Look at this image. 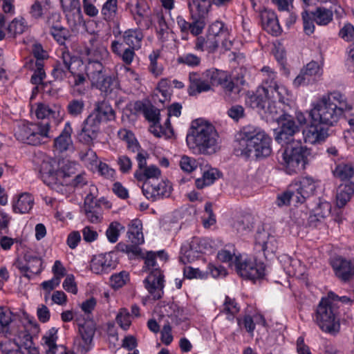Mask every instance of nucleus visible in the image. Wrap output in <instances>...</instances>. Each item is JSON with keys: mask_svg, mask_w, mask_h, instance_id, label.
I'll list each match as a JSON object with an SVG mask.
<instances>
[{"mask_svg": "<svg viewBox=\"0 0 354 354\" xmlns=\"http://www.w3.org/2000/svg\"><path fill=\"white\" fill-rule=\"evenodd\" d=\"M39 172L42 180L48 186L54 189L57 193L66 194V187L63 182L59 183L60 176L68 175L66 170H59L56 160L46 156L40 164Z\"/></svg>", "mask_w": 354, "mask_h": 354, "instance_id": "nucleus-9", "label": "nucleus"}, {"mask_svg": "<svg viewBox=\"0 0 354 354\" xmlns=\"http://www.w3.org/2000/svg\"><path fill=\"white\" fill-rule=\"evenodd\" d=\"M323 74V70L319 64L314 61L307 64L299 75L293 80L295 87L307 86L318 81Z\"/></svg>", "mask_w": 354, "mask_h": 354, "instance_id": "nucleus-13", "label": "nucleus"}, {"mask_svg": "<svg viewBox=\"0 0 354 354\" xmlns=\"http://www.w3.org/2000/svg\"><path fill=\"white\" fill-rule=\"evenodd\" d=\"M354 194V180L340 185L336 194V203L338 207H343Z\"/></svg>", "mask_w": 354, "mask_h": 354, "instance_id": "nucleus-34", "label": "nucleus"}, {"mask_svg": "<svg viewBox=\"0 0 354 354\" xmlns=\"http://www.w3.org/2000/svg\"><path fill=\"white\" fill-rule=\"evenodd\" d=\"M98 133L83 123L81 131L77 133L78 140L85 145H91L97 138Z\"/></svg>", "mask_w": 354, "mask_h": 354, "instance_id": "nucleus-52", "label": "nucleus"}, {"mask_svg": "<svg viewBox=\"0 0 354 354\" xmlns=\"http://www.w3.org/2000/svg\"><path fill=\"white\" fill-rule=\"evenodd\" d=\"M75 317L79 326V333L82 339L80 346L82 348V351L87 352L91 347L93 336L95 333V324L91 320L84 322L80 320L77 314Z\"/></svg>", "mask_w": 354, "mask_h": 354, "instance_id": "nucleus-21", "label": "nucleus"}, {"mask_svg": "<svg viewBox=\"0 0 354 354\" xmlns=\"http://www.w3.org/2000/svg\"><path fill=\"white\" fill-rule=\"evenodd\" d=\"M204 73L205 77L207 78V83L210 86V90L212 86L220 85L221 81L227 77V72L214 68L207 69L204 71Z\"/></svg>", "mask_w": 354, "mask_h": 354, "instance_id": "nucleus-47", "label": "nucleus"}, {"mask_svg": "<svg viewBox=\"0 0 354 354\" xmlns=\"http://www.w3.org/2000/svg\"><path fill=\"white\" fill-rule=\"evenodd\" d=\"M93 114L98 116V119L102 122L111 121L115 118V111L111 106L106 101L99 102L95 104Z\"/></svg>", "mask_w": 354, "mask_h": 354, "instance_id": "nucleus-38", "label": "nucleus"}, {"mask_svg": "<svg viewBox=\"0 0 354 354\" xmlns=\"http://www.w3.org/2000/svg\"><path fill=\"white\" fill-rule=\"evenodd\" d=\"M311 13L314 21L319 26H326L333 20V11L324 7H318Z\"/></svg>", "mask_w": 354, "mask_h": 354, "instance_id": "nucleus-44", "label": "nucleus"}, {"mask_svg": "<svg viewBox=\"0 0 354 354\" xmlns=\"http://www.w3.org/2000/svg\"><path fill=\"white\" fill-rule=\"evenodd\" d=\"M122 37L129 47L138 50L141 48L143 34L140 29H128L123 32Z\"/></svg>", "mask_w": 354, "mask_h": 354, "instance_id": "nucleus-37", "label": "nucleus"}, {"mask_svg": "<svg viewBox=\"0 0 354 354\" xmlns=\"http://www.w3.org/2000/svg\"><path fill=\"white\" fill-rule=\"evenodd\" d=\"M116 322L123 329L127 330L131 324V315L127 308H121L117 316H116Z\"/></svg>", "mask_w": 354, "mask_h": 354, "instance_id": "nucleus-61", "label": "nucleus"}, {"mask_svg": "<svg viewBox=\"0 0 354 354\" xmlns=\"http://www.w3.org/2000/svg\"><path fill=\"white\" fill-rule=\"evenodd\" d=\"M14 134L19 141L32 145L46 143L53 137L51 125L48 122L32 123L20 121L15 127Z\"/></svg>", "mask_w": 354, "mask_h": 354, "instance_id": "nucleus-6", "label": "nucleus"}, {"mask_svg": "<svg viewBox=\"0 0 354 354\" xmlns=\"http://www.w3.org/2000/svg\"><path fill=\"white\" fill-rule=\"evenodd\" d=\"M33 205L34 198L28 192L19 194L16 198H13L12 202V211L15 214L28 213Z\"/></svg>", "mask_w": 354, "mask_h": 354, "instance_id": "nucleus-28", "label": "nucleus"}, {"mask_svg": "<svg viewBox=\"0 0 354 354\" xmlns=\"http://www.w3.org/2000/svg\"><path fill=\"white\" fill-rule=\"evenodd\" d=\"M270 118L281 125L279 131L276 133L275 140L281 145H289L293 140L292 137L299 131V128L295 124L292 116L281 110V113L279 114L277 117L275 118L270 117Z\"/></svg>", "mask_w": 354, "mask_h": 354, "instance_id": "nucleus-11", "label": "nucleus"}, {"mask_svg": "<svg viewBox=\"0 0 354 354\" xmlns=\"http://www.w3.org/2000/svg\"><path fill=\"white\" fill-rule=\"evenodd\" d=\"M239 311V306L234 299L227 296L225 297V300L223 304L222 313L226 314L228 319H233L234 316Z\"/></svg>", "mask_w": 354, "mask_h": 354, "instance_id": "nucleus-56", "label": "nucleus"}, {"mask_svg": "<svg viewBox=\"0 0 354 354\" xmlns=\"http://www.w3.org/2000/svg\"><path fill=\"white\" fill-rule=\"evenodd\" d=\"M219 171L214 168H211L203 173L201 178H197L195 185L198 189H203L209 186L219 177Z\"/></svg>", "mask_w": 354, "mask_h": 354, "instance_id": "nucleus-45", "label": "nucleus"}, {"mask_svg": "<svg viewBox=\"0 0 354 354\" xmlns=\"http://www.w3.org/2000/svg\"><path fill=\"white\" fill-rule=\"evenodd\" d=\"M72 133L71 124L70 122H66L60 134L54 139V147L57 151L62 153L73 149Z\"/></svg>", "mask_w": 354, "mask_h": 354, "instance_id": "nucleus-25", "label": "nucleus"}, {"mask_svg": "<svg viewBox=\"0 0 354 354\" xmlns=\"http://www.w3.org/2000/svg\"><path fill=\"white\" fill-rule=\"evenodd\" d=\"M129 280V273L126 271H121L111 275L110 277V284L113 288L118 289L125 285Z\"/></svg>", "mask_w": 354, "mask_h": 354, "instance_id": "nucleus-58", "label": "nucleus"}, {"mask_svg": "<svg viewBox=\"0 0 354 354\" xmlns=\"http://www.w3.org/2000/svg\"><path fill=\"white\" fill-rule=\"evenodd\" d=\"M134 109L142 113L145 119L151 123L160 122V110L151 104L138 101L134 104Z\"/></svg>", "mask_w": 354, "mask_h": 354, "instance_id": "nucleus-32", "label": "nucleus"}, {"mask_svg": "<svg viewBox=\"0 0 354 354\" xmlns=\"http://www.w3.org/2000/svg\"><path fill=\"white\" fill-rule=\"evenodd\" d=\"M85 103L82 99H73L66 106L67 113L72 117L80 115L84 109Z\"/></svg>", "mask_w": 354, "mask_h": 354, "instance_id": "nucleus-55", "label": "nucleus"}, {"mask_svg": "<svg viewBox=\"0 0 354 354\" xmlns=\"http://www.w3.org/2000/svg\"><path fill=\"white\" fill-rule=\"evenodd\" d=\"M284 270L289 276L297 278L302 277L306 270V266L299 260L295 259H288Z\"/></svg>", "mask_w": 354, "mask_h": 354, "instance_id": "nucleus-42", "label": "nucleus"}, {"mask_svg": "<svg viewBox=\"0 0 354 354\" xmlns=\"http://www.w3.org/2000/svg\"><path fill=\"white\" fill-rule=\"evenodd\" d=\"M241 256V254L236 255L235 249L233 246L230 247L229 249L221 250L217 254V257L221 261L229 263L230 265H235V257Z\"/></svg>", "mask_w": 354, "mask_h": 354, "instance_id": "nucleus-60", "label": "nucleus"}, {"mask_svg": "<svg viewBox=\"0 0 354 354\" xmlns=\"http://www.w3.org/2000/svg\"><path fill=\"white\" fill-rule=\"evenodd\" d=\"M309 115L314 122L333 127L353 110L346 97L339 91L326 93L311 104Z\"/></svg>", "mask_w": 354, "mask_h": 354, "instance_id": "nucleus-1", "label": "nucleus"}, {"mask_svg": "<svg viewBox=\"0 0 354 354\" xmlns=\"http://www.w3.org/2000/svg\"><path fill=\"white\" fill-rule=\"evenodd\" d=\"M88 62L86 73L91 86L100 91H107L111 86L115 85L113 77L104 74V68L102 61L109 56L107 49L102 46L87 51Z\"/></svg>", "mask_w": 354, "mask_h": 354, "instance_id": "nucleus-5", "label": "nucleus"}, {"mask_svg": "<svg viewBox=\"0 0 354 354\" xmlns=\"http://www.w3.org/2000/svg\"><path fill=\"white\" fill-rule=\"evenodd\" d=\"M47 8L46 6L42 5L39 1H35L30 6L29 13L32 19H39L42 18Z\"/></svg>", "mask_w": 354, "mask_h": 354, "instance_id": "nucleus-63", "label": "nucleus"}, {"mask_svg": "<svg viewBox=\"0 0 354 354\" xmlns=\"http://www.w3.org/2000/svg\"><path fill=\"white\" fill-rule=\"evenodd\" d=\"M220 41L217 37L207 32L205 37H199L196 39L195 48L201 51L213 53L217 49Z\"/></svg>", "mask_w": 354, "mask_h": 354, "instance_id": "nucleus-35", "label": "nucleus"}, {"mask_svg": "<svg viewBox=\"0 0 354 354\" xmlns=\"http://www.w3.org/2000/svg\"><path fill=\"white\" fill-rule=\"evenodd\" d=\"M290 185L292 189L297 195V203H303L306 198L315 194L317 181L310 176H305Z\"/></svg>", "mask_w": 354, "mask_h": 354, "instance_id": "nucleus-16", "label": "nucleus"}, {"mask_svg": "<svg viewBox=\"0 0 354 354\" xmlns=\"http://www.w3.org/2000/svg\"><path fill=\"white\" fill-rule=\"evenodd\" d=\"M189 81L188 91L191 95L210 91V86L207 83V78L205 77L204 72L202 73L196 72L189 73Z\"/></svg>", "mask_w": 354, "mask_h": 354, "instance_id": "nucleus-26", "label": "nucleus"}, {"mask_svg": "<svg viewBox=\"0 0 354 354\" xmlns=\"http://www.w3.org/2000/svg\"><path fill=\"white\" fill-rule=\"evenodd\" d=\"M235 268L237 273L242 277L256 280L262 279L266 273V266L254 257H236Z\"/></svg>", "mask_w": 354, "mask_h": 354, "instance_id": "nucleus-10", "label": "nucleus"}, {"mask_svg": "<svg viewBox=\"0 0 354 354\" xmlns=\"http://www.w3.org/2000/svg\"><path fill=\"white\" fill-rule=\"evenodd\" d=\"M124 227L118 222H112L106 231V235L109 242L115 243L118 240L120 232Z\"/></svg>", "mask_w": 354, "mask_h": 354, "instance_id": "nucleus-59", "label": "nucleus"}, {"mask_svg": "<svg viewBox=\"0 0 354 354\" xmlns=\"http://www.w3.org/2000/svg\"><path fill=\"white\" fill-rule=\"evenodd\" d=\"M145 287L154 299H159L163 295L164 276L160 269H154L144 280Z\"/></svg>", "mask_w": 354, "mask_h": 354, "instance_id": "nucleus-19", "label": "nucleus"}, {"mask_svg": "<svg viewBox=\"0 0 354 354\" xmlns=\"http://www.w3.org/2000/svg\"><path fill=\"white\" fill-rule=\"evenodd\" d=\"M32 111H34L37 119L53 120L56 125L64 119V111L59 104L38 102L32 107Z\"/></svg>", "mask_w": 354, "mask_h": 354, "instance_id": "nucleus-12", "label": "nucleus"}, {"mask_svg": "<svg viewBox=\"0 0 354 354\" xmlns=\"http://www.w3.org/2000/svg\"><path fill=\"white\" fill-rule=\"evenodd\" d=\"M73 65L69 66V73L73 80L71 82L73 86H77L84 84L86 77L84 72L86 71L82 60L79 57L74 58Z\"/></svg>", "mask_w": 354, "mask_h": 354, "instance_id": "nucleus-31", "label": "nucleus"}, {"mask_svg": "<svg viewBox=\"0 0 354 354\" xmlns=\"http://www.w3.org/2000/svg\"><path fill=\"white\" fill-rule=\"evenodd\" d=\"M336 297L335 293L329 292L326 298L322 299L316 310L317 324L322 331L330 334H336L340 329L337 307L333 304Z\"/></svg>", "mask_w": 354, "mask_h": 354, "instance_id": "nucleus-7", "label": "nucleus"}, {"mask_svg": "<svg viewBox=\"0 0 354 354\" xmlns=\"http://www.w3.org/2000/svg\"><path fill=\"white\" fill-rule=\"evenodd\" d=\"M261 73L262 75V82L261 86L258 88H272V86L274 84H277L279 82H277V73L272 69L270 66H263L261 69Z\"/></svg>", "mask_w": 354, "mask_h": 354, "instance_id": "nucleus-43", "label": "nucleus"}, {"mask_svg": "<svg viewBox=\"0 0 354 354\" xmlns=\"http://www.w3.org/2000/svg\"><path fill=\"white\" fill-rule=\"evenodd\" d=\"M333 177L340 181L350 182L354 176V165L351 162L335 163L331 168Z\"/></svg>", "mask_w": 354, "mask_h": 354, "instance_id": "nucleus-30", "label": "nucleus"}, {"mask_svg": "<svg viewBox=\"0 0 354 354\" xmlns=\"http://www.w3.org/2000/svg\"><path fill=\"white\" fill-rule=\"evenodd\" d=\"M176 62L179 64H184L191 68L198 66L201 62V57L191 53H184L177 57Z\"/></svg>", "mask_w": 354, "mask_h": 354, "instance_id": "nucleus-54", "label": "nucleus"}, {"mask_svg": "<svg viewBox=\"0 0 354 354\" xmlns=\"http://www.w3.org/2000/svg\"><path fill=\"white\" fill-rule=\"evenodd\" d=\"M26 263L21 261H17L15 263L17 268L21 274L27 279H31L34 275L38 274L41 272V260L36 256L26 254L24 256Z\"/></svg>", "mask_w": 354, "mask_h": 354, "instance_id": "nucleus-20", "label": "nucleus"}, {"mask_svg": "<svg viewBox=\"0 0 354 354\" xmlns=\"http://www.w3.org/2000/svg\"><path fill=\"white\" fill-rule=\"evenodd\" d=\"M180 168L186 172L190 173L198 167V162L194 158L183 156L180 160Z\"/></svg>", "mask_w": 354, "mask_h": 354, "instance_id": "nucleus-64", "label": "nucleus"}, {"mask_svg": "<svg viewBox=\"0 0 354 354\" xmlns=\"http://www.w3.org/2000/svg\"><path fill=\"white\" fill-rule=\"evenodd\" d=\"M209 34L222 40V38L229 36V31L225 26V24L220 21H216L212 23L207 30Z\"/></svg>", "mask_w": 354, "mask_h": 354, "instance_id": "nucleus-53", "label": "nucleus"}, {"mask_svg": "<svg viewBox=\"0 0 354 354\" xmlns=\"http://www.w3.org/2000/svg\"><path fill=\"white\" fill-rule=\"evenodd\" d=\"M161 176L160 169L156 165H151L143 170H136L134 177L138 181L154 182Z\"/></svg>", "mask_w": 354, "mask_h": 354, "instance_id": "nucleus-36", "label": "nucleus"}, {"mask_svg": "<svg viewBox=\"0 0 354 354\" xmlns=\"http://www.w3.org/2000/svg\"><path fill=\"white\" fill-rule=\"evenodd\" d=\"M57 339V330L55 328H50L44 335L42 341L47 347L46 354H56L57 348H59L56 344Z\"/></svg>", "mask_w": 354, "mask_h": 354, "instance_id": "nucleus-40", "label": "nucleus"}, {"mask_svg": "<svg viewBox=\"0 0 354 354\" xmlns=\"http://www.w3.org/2000/svg\"><path fill=\"white\" fill-rule=\"evenodd\" d=\"M301 16L304 32L308 35L313 34L315 28L314 25V22L315 21L312 17V13L309 14L306 10H305L302 12Z\"/></svg>", "mask_w": 354, "mask_h": 354, "instance_id": "nucleus-62", "label": "nucleus"}, {"mask_svg": "<svg viewBox=\"0 0 354 354\" xmlns=\"http://www.w3.org/2000/svg\"><path fill=\"white\" fill-rule=\"evenodd\" d=\"M60 15L53 12L48 18L47 24L50 26V32L53 38L61 45L70 37L68 30L60 24Z\"/></svg>", "mask_w": 354, "mask_h": 354, "instance_id": "nucleus-24", "label": "nucleus"}, {"mask_svg": "<svg viewBox=\"0 0 354 354\" xmlns=\"http://www.w3.org/2000/svg\"><path fill=\"white\" fill-rule=\"evenodd\" d=\"M330 265L340 280L347 281L354 277V261L337 256L330 260Z\"/></svg>", "mask_w": 354, "mask_h": 354, "instance_id": "nucleus-17", "label": "nucleus"}, {"mask_svg": "<svg viewBox=\"0 0 354 354\" xmlns=\"http://www.w3.org/2000/svg\"><path fill=\"white\" fill-rule=\"evenodd\" d=\"M165 127H162L158 122H152L149 127V131L156 137L160 138L163 135L169 136L174 133L173 129L171 126L170 120L167 119Z\"/></svg>", "mask_w": 354, "mask_h": 354, "instance_id": "nucleus-50", "label": "nucleus"}, {"mask_svg": "<svg viewBox=\"0 0 354 354\" xmlns=\"http://www.w3.org/2000/svg\"><path fill=\"white\" fill-rule=\"evenodd\" d=\"M77 57L72 55L68 50L62 49L60 58L62 62H57L52 71V75L55 80L62 81L67 77L69 66L73 65V59Z\"/></svg>", "mask_w": 354, "mask_h": 354, "instance_id": "nucleus-22", "label": "nucleus"}, {"mask_svg": "<svg viewBox=\"0 0 354 354\" xmlns=\"http://www.w3.org/2000/svg\"><path fill=\"white\" fill-rule=\"evenodd\" d=\"M84 212L90 223H98L102 220V211L95 204L84 205Z\"/></svg>", "mask_w": 354, "mask_h": 354, "instance_id": "nucleus-49", "label": "nucleus"}, {"mask_svg": "<svg viewBox=\"0 0 354 354\" xmlns=\"http://www.w3.org/2000/svg\"><path fill=\"white\" fill-rule=\"evenodd\" d=\"M115 262L110 253L100 254L93 257L91 261V270L95 274L108 273L115 267Z\"/></svg>", "mask_w": 354, "mask_h": 354, "instance_id": "nucleus-23", "label": "nucleus"}, {"mask_svg": "<svg viewBox=\"0 0 354 354\" xmlns=\"http://www.w3.org/2000/svg\"><path fill=\"white\" fill-rule=\"evenodd\" d=\"M118 136L120 140L127 143V147L129 150L132 152L139 151L140 145L132 131L127 129H122L118 131Z\"/></svg>", "mask_w": 354, "mask_h": 354, "instance_id": "nucleus-46", "label": "nucleus"}, {"mask_svg": "<svg viewBox=\"0 0 354 354\" xmlns=\"http://www.w3.org/2000/svg\"><path fill=\"white\" fill-rule=\"evenodd\" d=\"M114 78L115 85L111 86L107 91H100L106 95H112L115 90L120 89V82L123 81V78L126 80L138 81V75L131 68L122 64H117L113 68V74L112 75H107Z\"/></svg>", "mask_w": 354, "mask_h": 354, "instance_id": "nucleus-15", "label": "nucleus"}, {"mask_svg": "<svg viewBox=\"0 0 354 354\" xmlns=\"http://www.w3.org/2000/svg\"><path fill=\"white\" fill-rule=\"evenodd\" d=\"M187 3L193 19H205L212 8L211 0H187Z\"/></svg>", "mask_w": 354, "mask_h": 354, "instance_id": "nucleus-27", "label": "nucleus"}, {"mask_svg": "<svg viewBox=\"0 0 354 354\" xmlns=\"http://www.w3.org/2000/svg\"><path fill=\"white\" fill-rule=\"evenodd\" d=\"M103 19L108 22H115L118 16V0H106L101 9Z\"/></svg>", "mask_w": 354, "mask_h": 354, "instance_id": "nucleus-39", "label": "nucleus"}, {"mask_svg": "<svg viewBox=\"0 0 354 354\" xmlns=\"http://www.w3.org/2000/svg\"><path fill=\"white\" fill-rule=\"evenodd\" d=\"M311 157L310 149L301 141L292 140L281 153V163L290 171L304 169Z\"/></svg>", "mask_w": 354, "mask_h": 354, "instance_id": "nucleus-8", "label": "nucleus"}, {"mask_svg": "<svg viewBox=\"0 0 354 354\" xmlns=\"http://www.w3.org/2000/svg\"><path fill=\"white\" fill-rule=\"evenodd\" d=\"M272 138L261 128L248 125L240 133L239 149L247 158H265L272 153Z\"/></svg>", "mask_w": 354, "mask_h": 354, "instance_id": "nucleus-4", "label": "nucleus"}, {"mask_svg": "<svg viewBox=\"0 0 354 354\" xmlns=\"http://www.w3.org/2000/svg\"><path fill=\"white\" fill-rule=\"evenodd\" d=\"M159 57V53L154 50L149 55V64L148 70L155 77L161 76L164 72L163 65L158 62Z\"/></svg>", "mask_w": 354, "mask_h": 354, "instance_id": "nucleus-48", "label": "nucleus"}, {"mask_svg": "<svg viewBox=\"0 0 354 354\" xmlns=\"http://www.w3.org/2000/svg\"><path fill=\"white\" fill-rule=\"evenodd\" d=\"M197 251L194 250L189 243H185L180 248L179 259L183 264H187L197 258Z\"/></svg>", "mask_w": 354, "mask_h": 354, "instance_id": "nucleus-51", "label": "nucleus"}, {"mask_svg": "<svg viewBox=\"0 0 354 354\" xmlns=\"http://www.w3.org/2000/svg\"><path fill=\"white\" fill-rule=\"evenodd\" d=\"M186 140L190 149L201 154H212L218 149L217 131L210 122L201 118L192 122Z\"/></svg>", "mask_w": 354, "mask_h": 354, "instance_id": "nucleus-3", "label": "nucleus"}, {"mask_svg": "<svg viewBox=\"0 0 354 354\" xmlns=\"http://www.w3.org/2000/svg\"><path fill=\"white\" fill-rule=\"evenodd\" d=\"M261 21L263 28L270 34L278 36L282 29L279 24L276 14L268 10H265L261 13Z\"/></svg>", "mask_w": 354, "mask_h": 354, "instance_id": "nucleus-29", "label": "nucleus"}, {"mask_svg": "<svg viewBox=\"0 0 354 354\" xmlns=\"http://www.w3.org/2000/svg\"><path fill=\"white\" fill-rule=\"evenodd\" d=\"M303 136L306 142L312 145L322 143L329 136L328 127L312 120L311 123L303 130Z\"/></svg>", "mask_w": 354, "mask_h": 354, "instance_id": "nucleus-18", "label": "nucleus"}, {"mask_svg": "<svg viewBox=\"0 0 354 354\" xmlns=\"http://www.w3.org/2000/svg\"><path fill=\"white\" fill-rule=\"evenodd\" d=\"M128 238L133 245H140L144 243V236L142 232V223L140 221H133L129 225L127 232Z\"/></svg>", "mask_w": 354, "mask_h": 354, "instance_id": "nucleus-41", "label": "nucleus"}, {"mask_svg": "<svg viewBox=\"0 0 354 354\" xmlns=\"http://www.w3.org/2000/svg\"><path fill=\"white\" fill-rule=\"evenodd\" d=\"M171 189L169 182L162 180L144 183L142 187L143 194L152 201L169 197Z\"/></svg>", "mask_w": 354, "mask_h": 354, "instance_id": "nucleus-14", "label": "nucleus"}, {"mask_svg": "<svg viewBox=\"0 0 354 354\" xmlns=\"http://www.w3.org/2000/svg\"><path fill=\"white\" fill-rule=\"evenodd\" d=\"M122 43L118 40L111 41V49L112 52L122 60L125 66L130 65L134 59L136 55L135 50L137 49L128 47L122 50Z\"/></svg>", "mask_w": 354, "mask_h": 354, "instance_id": "nucleus-33", "label": "nucleus"}, {"mask_svg": "<svg viewBox=\"0 0 354 354\" xmlns=\"http://www.w3.org/2000/svg\"><path fill=\"white\" fill-rule=\"evenodd\" d=\"M291 95L288 88L279 83L273 85L272 88H257L256 93L248 96L245 101L252 109L262 110L268 116L275 118L281 113V106L290 101Z\"/></svg>", "mask_w": 354, "mask_h": 354, "instance_id": "nucleus-2", "label": "nucleus"}, {"mask_svg": "<svg viewBox=\"0 0 354 354\" xmlns=\"http://www.w3.org/2000/svg\"><path fill=\"white\" fill-rule=\"evenodd\" d=\"M28 28L27 23L24 18L14 19L8 26L9 32L13 35L22 34Z\"/></svg>", "mask_w": 354, "mask_h": 354, "instance_id": "nucleus-57", "label": "nucleus"}]
</instances>
